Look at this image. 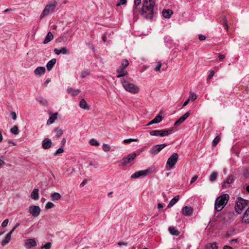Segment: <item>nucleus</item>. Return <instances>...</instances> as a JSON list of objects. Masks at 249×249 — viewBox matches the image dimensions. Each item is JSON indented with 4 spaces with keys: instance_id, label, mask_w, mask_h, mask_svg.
<instances>
[{
    "instance_id": "nucleus-24",
    "label": "nucleus",
    "mask_w": 249,
    "mask_h": 249,
    "mask_svg": "<svg viewBox=\"0 0 249 249\" xmlns=\"http://www.w3.org/2000/svg\"><path fill=\"white\" fill-rule=\"evenodd\" d=\"M179 196H177L175 197H174L173 198H172L168 204L167 205V208H169L171 207H172L174 204H175L179 200Z\"/></svg>"
},
{
    "instance_id": "nucleus-22",
    "label": "nucleus",
    "mask_w": 249,
    "mask_h": 249,
    "mask_svg": "<svg viewBox=\"0 0 249 249\" xmlns=\"http://www.w3.org/2000/svg\"><path fill=\"white\" fill-rule=\"evenodd\" d=\"M57 113H55L51 115L47 122V125L52 124L57 118Z\"/></svg>"
},
{
    "instance_id": "nucleus-36",
    "label": "nucleus",
    "mask_w": 249,
    "mask_h": 249,
    "mask_svg": "<svg viewBox=\"0 0 249 249\" xmlns=\"http://www.w3.org/2000/svg\"><path fill=\"white\" fill-rule=\"evenodd\" d=\"M185 120L182 116L175 122L174 125H175V126L178 125L181 123H183Z\"/></svg>"
},
{
    "instance_id": "nucleus-53",
    "label": "nucleus",
    "mask_w": 249,
    "mask_h": 249,
    "mask_svg": "<svg viewBox=\"0 0 249 249\" xmlns=\"http://www.w3.org/2000/svg\"><path fill=\"white\" fill-rule=\"evenodd\" d=\"M198 38L200 40L203 41L204 40L206 39V37L205 36L202 35H199L198 36Z\"/></svg>"
},
{
    "instance_id": "nucleus-62",
    "label": "nucleus",
    "mask_w": 249,
    "mask_h": 249,
    "mask_svg": "<svg viewBox=\"0 0 249 249\" xmlns=\"http://www.w3.org/2000/svg\"><path fill=\"white\" fill-rule=\"evenodd\" d=\"M218 58H219L220 60H222L224 59L225 55H223V54H219V56H218Z\"/></svg>"
},
{
    "instance_id": "nucleus-45",
    "label": "nucleus",
    "mask_w": 249,
    "mask_h": 249,
    "mask_svg": "<svg viewBox=\"0 0 249 249\" xmlns=\"http://www.w3.org/2000/svg\"><path fill=\"white\" fill-rule=\"evenodd\" d=\"M51 245L52 244L51 243L48 242L46 243L44 246H43L41 248H44L45 249H50Z\"/></svg>"
},
{
    "instance_id": "nucleus-54",
    "label": "nucleus",
    "mask_w": 249,
    "mask_h": 249,
    "mask_svg": "<svg viewBox=\"0 0 249 249\" xmlns=\"http://www.w3.org/2000/svg\"><path fill=\"white\" fill-rule=\"evenodd\" d=\"M38 101L39 102L41 103H42L44 105L47 104V101L45 99H44L43 98H41L40 99H38Z\"/></svg>"
},
{
    "instance_id": "nucleus-64",
    "label": "nucleus",
    "mask_w": 249,
    "mask_h": 249,
    "mask_svg": "<svg viewBox=\"0 0 249 249\" xmlns=\"http://www.w3.org/2000/svg\"><path fill=\"white\" fill-rule=\"evenodd\" d=\"M223 249H233L232 247L225 245L223 247Z\"/></svg>"
},
{
    "instance_id": "nucleus-8",
    "label": "nucleus",
    "mask_w": 249,
    "mask_h": 249,
    "mask_svg": "<svg viewBox=\"0 0 249 249\" xmlns=\"http://www.w3.org/2000/svg\"><path fill=\"white\" fill-rule=\"evenodd\" d=\"M129 62L126 59L124 60L121 64V66L117 70L118 78L123 77L128 74V72L125 70V69L128 66Z\"/></svg>"
},
{
    "instance_id": "nucleus-39",
    "label": "nucleus",
    "mask_w": 249,
    "mask_h": 249,
    "mask_svg": "<svg viewBox=\"0 0 249 249\" xmlns=\"http://www.w3.org/2000/svg\"><path fill=\"white\" fill-rule=\"evenodd\" d=\"M220 140L219 136H216L213 141V145L215 146L218 143Z\"/></svg>"
},
{
    "instance_id": "nucleus-34",
    "label": "nucleus",
    "mask_w": 249,
    "mask_h": 249,
    "mask_svg": "<svg viewBox=\"0 0 249 249\" xmlns=\"http://www.w3.org/2000/svg\"><path fill=\"white\" fill-rule=\"evenodd\" d=\"M10 131L12 133L17 135L19 133V130L18 126L15 125L10 130Z\"/></svg>"
},
{
    "instance_id": "nucleus-56",
    "label": "nucleus",
    "mask_w": 249,
    "mask_h": 249,
    "mask_svg": "<svg viewBox=\"0 0 249 249\" xmlns=\"http://www.w3.org/2000/svg\"><path fill=\"white\" fill-rule=\"evenodd\" d=\"M19 223H17L16 225L13 228L12 230L10 231V232H11V233L12 234L13 231L19 226Z\"/></svg>"
},
{
    "instance_id": "nucleus-13",
    "label": "nucleus",
    "mask_w": 249,
    "mask_h": 249,
    "mask_svg": "<svg viewBox=\"0 0 249 249\" xmlns=\"http://www.w3.org/2000/svg\"><path fill=\"white\" fill-rule=\"evenodd\" d=\"M193 213V209L190 206H185L182 208V213L185 216H190Z\"/></svg>"
},
{
    "instance_id": "nucleus-58",
    "label": "nucleus",
    "mask_w": 249,
    "mask_h": 249,
    "mask_svg": "<svg viewBox=\"0 0 249 249\" xmlns=\"http://www.w3.org/2000/svg\"><path fill=\"white\" fill-rule=\"evenodd\" d=\"M157 208L159 211H160L163 208V205L161 203H158L157 205Z\"/></svg>"
},
{
    "instance_id": "nucleus-19",
    "label": "nucleus",
    "mask_w": 249,
    "mask_h": 249,
    "mask_svg": "<svg viewBox=\"0 0 249 249\" xmlns=\"http://www.w3.org/2000/svg\"><path fill=\"white\" fill-rule=\"evenodd\" d=\"M32 199L37 200L39 199V190L38 189H34L31 194Z\"/></svg>"
},
{
    "instance_id": "nucleus-52",
    "label": "nucleus",
    "mask_w": 249,
    "mask_h": 249,
    "mask_svg": "<svg viewBox=\"0 0 249 249\" xmlns=\"http://www.w3.org/2000/svg\"><path fill=\"white\" fill-rule=\"evenodd\" d=\"M214 74V72L213 71H210L209 74L208 75V78L211 79L212 78Z\"/></svg>"
},
{
    "instance_id": "nucleus-11",
    "label": "nucleus",
    "mask_w": 249,
    "mask_h": 249,
    "mask_svg": "<svg viewBox=\"0 0 249 249\" xmlns=\"http://www.w3.org/2000/svg\"><path fill=\"white\" fill-rule=\"evenodd\" d=\"M29 213L34 217H37L40 213L41 209L38 206L32 205L29 207Z\"/></svg>"
},
{
    "instance_id": "nucleus-21",
    "label": "nucleus",
    "mask_w": 249,
    "mask_h": 249,
    "mask_svg": "<svg viewBox=\"0 0 249 249\" xmlns=\"http://www.w3.org/2000/svg\"><path fill=\"white\" fill-rule=\"evenodd\" d=\"M56 62V59L53 58L50 60L46 65L47 69L48 71H50L52 70L54 64Z\"/></svg>"
},
{
    "instance_id": "nucleus-61",
    "label": "nucleus",
    "mask_w": 249,
    "mask_h": 249,
    "mask_svg": "<svg viewBox=\"0 0 249 249\" xmlns=\"http://www.w3.org/2000/svg\"><path fill=\"white\" fill-rule=\"evenodd\" d=\"M66 142V139L65 138H63L61 142V144L62 145H64Z\"/></svg>"
},
{
    "instance_id": "nucleus-1",
    "label": "nucleus",
    "mask_w": 249,
    "mask_h": 249,
    "mask_svg": "<svg viewBox=\"0 0 249 249\" xmlns=\"http://www.w3.org/2000/svg\"><path fill=\"white\" fill-rule=\"evenodd\" d=\"M154 0H144L142 9V16L147 19H151L153 17Z\"/></svg>"
},
{
    "instance_id": "nucleus-55",
    "label": "nucleus",
    "mask_w": 249,
    "mask_h": 249,
    "mask_svg": "<svg viewBox=\"0 0 249 249\" xmlns=\"http://www.w3.org/2000/svg\"><path fill=\"white\" fill-rule=\"evenodd\" d=\"M11 114L13 120H16L17 119V115L15 112H11Z\"/></svg>"
},
{
    "instance_id": "nucleus-43",
    "label": "nucleus",
    "mask_w": 249,
    "mask_h": 249,
    "mask_svg": "<svg viewBox=\"0 0 249 249\" xmlns=\"http://www.w3.org/2000/svg\"><path fill=\"white\" fill-rule=\"evenodd\" d=\"M161 66V63L160 62H158L156 64V65L154 68L155 71H158L160 70V68Z\"/></svg>"
},
{
    "instance_id": "nucleus-15",
    "label": "nucleus",
    "mask_w": 249,
    "mask_h": 249,
    "mask_svg": "<svg viewBox=\"0 0 249 249\" xmlns=\"http://www.w3.org/2000/svg\"><path fill=\"white\" fill-rule=\"evenodd\" d=\"M36 242L34 239H29L26 241L24 245L27 249H30L36 247Z\"/></svg>"
},
{
    "instance_id": "nucleus-57",
    "label": "nucleus",
    "mask_w": 249,
    "mask_h": 249,
    "mask_svg": "<svg viewBox=\"0 0 249 249\" xmlns=\"http://www.w3.org/2000/svg\"><path fill=\"white\" fill-rule=\"evenodd\" d=\"M190 113L189 111L186 112L182 116L186 120L190 115Z\"/></svg>"
},
{
    "instance_id": "nucleus-29",
    "label": "nucleus",
    "mask_w": 249,
    "mask_h": 249,
    "mask_svg": "<svg viewBox=\"0 0 249 249\" xmlns=\"http://www.w3.org/2000/svg\"><path fill=\"white\" fill-rule=\"evenodd\" d=\"M168 230L172 235H178L179 234V232L173 227H169Z\"/></svg>"
},
{
    "instance_id": "nucleus-38",
    "label": "nucleus",
    "mask_w": 249,
    "mask_h": 249,
    "mask_svg": "<svg viewBox=\"0 0 249 249\" xmlns=\"http://www.w3.org/2000/svg\"><path fill=\"white\" fill-rule=\"evenodd\" d=\"M222 22L225 29L227 31L229 29L227 21L225 17H223L222 18Z\"/></svg>"
},
{
    "instance_id": "nucleus-33",
    "label": "nucleus",
    "mask_w": 249,
    "mask_h": 249,
    "mask_svg": "<svg viewBox=\"0 0 249 249\" xmlns=\"http://www.w3.org/2000/svg\"><path fill=\"white\" fill-rule=\"evenodd\" d=\"M89 144L92 146H99V142L95 139H91L89 140Z\"/></svg>"
},
{
    "instance_id": "nucleus-2",
    "label": "nucleus",
    "mask_w": 249,
    "mask_h": 249,
    "mask_svg": "<svg viewBox=\"0 0 249 249\" xmlns=\"http://www.w3.org/2000/svg\"><path fill=\"white\" fill-rule=\"evenodd\" d=\"M229 199L228 194H223L218 197L214 203V209L217 212L221 211L227 204Z\"/></svg>"
},
{
    "instance_id": "nucleus-48",
    "label": "nucleus",
    "mask_w": 249,
    "mask_h": 249,
    "mask_svg": "<svg viewBox=\"0 0 249 249\" xmlns=\"http://www.w3.org/2000/svg\"><path fill=\"white\" fill-rule=\"evenodd\" d=\"M189 97L192 101H195L196 99V95L194 93H190Z\"/></svg>"
},
{
    "instance_id": "nucleus-35",
    "label": "nucleus",
    "mask_w": 249,
    "mask_h": 249,
    "mask_svg": "<svg viewBox=\"0 0 249 249\" xmlns=\"http://www.w3.org/2000/svg\"><path fill=\"white\" fill-rule=\"evenodd\" d=\"M217 176V173L215 172H213L210 176V180L212 182L214 181Z\"/></svg>"
},
{
    "instance_id": "nucleus-16",
    "label": "nucleus",
    "mask_w": 249,
    "mask_h": 249,
    "mask_svg": "<svg viewBox=\"0 0 249 249\" xmlns=\"http://www.w3.org/2000/svg\"><path fill=\"white\" fill-rule=\"evenodd\" d=\"M54 52L57 55H59L61 53L63 54H66L69 53V50L65 47H62L60 49L55 48L54 49Z\"/></svg>"
},
{
    "instance_id": "nucleus-44",
    "label": "nucleus",
    "mask_w": 249,
    "mask_h": 249,
    "mask_svg": "<svg viewBox=\"0 0 249 249\" xmlns=\"http://www.w3.org/2000/svg\"><path fill=\"white\" fill-rule=\"evenodd\" d=\"M64 152V149L63 148V147H60L56 151V152L54 153V155L55 156H57L59 154H62L63 152Z\"/></svg>"
},
{
    "instance_id": "nucleus-37",
    "label": "nucleus",
    "mask_w": 249,
    "mask_h": 249,
    "mask_svg": "<svg viewBox=\"0 0 249 249\" xmlns=\"http://www.w3.org/2000/svg\"><path fill=\"white\" fill-rule=\"evenodd\" d=\"M102 148H103V150L105 152H108L110 150L111 148H110V146L108 144H106V143H104L103 144Z\"/></svg>"
},
{
    "instance_id": "nucleus-49",
    "label": "nucleus",
    "mask_w": 249,
    "mask_h": 249,
    "mask_svg": "<svg viewBox=\"0 0 249 249\" xmlns=\"http://www.w3.org/2000/svg\"><path fill=\"white\" fill-rule=\"evenodd\" d=\"M80 90L78 89H75L73 91L72 90V92L71 93V95L73 96H76V95H78L79 94V93H80Z\"/></svg>"
},
{
    "instance_id": "nucleus-31",
    "label": "nucleus",
    "mask_w": 249,
    "mask_h": 249,
    "mask_svg": "<svg viewBox=\"0 0 249 249\" xmlns=\"http://www.w3.org/2000/svg\"><path fill=\"white\" fill-rule=\"evenodd\" d=\"M54 130L56 132L55 137L57 138H59L63 133V130L58 127L56 128Z\"/></svg>"
},
{
    "instance_id": "nucleus-17",
    "label": "nucleus",
    "mask_w": 249,
    "mask_h": 249,
    "mask_svg": "<svg viewBox=\"0 0 249 249\" xmlns=\"http://www.w3.org/2000/svg\"><path fill=\"white\" fill-rule=\"evenodd\" d=\"M242 222L246 224L249 223V207L243 214Z\"/></svg>"
},
{
    "instance_id": "nucleus-3",
    "label": "nucleus",
    "mask_w": 249,
    "mask_h": 249,
    "mask_svg": "<svg viewBox=\"0 0 249 249\" xmlns=\"http://www.w3.org/2000/svg\"><path fill=\"white\" fill-rule=\"evenodd\" d=\"M121 81L123 88L127 91L133 94H137L139 92V88L134 84L129 82L124 78L121 79Z\"/></svg>"
},
{
    "instance_id": "nucleus-14",
    "label": "nucleus",
    "mask_w": 249,
    "mask_h": 249,
    "mask_svg": "<svg viewBox=\"0 0 249 249\" xmlns=\"http://www.w3.org/2000/svg\"><path fill=\"white\" fill-rule=\"evenodd\" d=\"M52 145V142L51 139L49 138L44 139L42 142V146L44 149H49Z\"/></svg>"
},
{
    "instance_id": "nucleus-42",
    "label": "nucleus",
    "mask_w": 249,
    "mask_h": 249,
    "mask_svg": "<svg viewBox=\"0 0 249 249\" xmlns=\"http://www.w3.org/2000/svg\"><path fill=\"white\" fill-rule=\"evenodd\" d=\"M137 139H128L124 140V142L125 143H129L132 142H137Z\"/></svg>"
},
{
    "instance_id": "nucleus-50",
    "label": "nucleus",
    "mask_w": 249,
    "mask_h": 249,
    "mask_svg": "<svg viewBox=\"0 0 249 249\" xmlns=\"http://www.w3.org/2000/svg\"><path fill=\"white\" fill-rule=\"evenodd\" d=\"M8 220L7 219H5L2 223L1 224V226L3 228L6 227L8 225Z\"/></svg>"
},
{
    "instance_id": "nucleus-20",
    "label": "nucleus",
    "mask_w": 249,
    "mask_h": 249,
    "mask_svg": "<svg viewBox=\"0 0 249 249\" xmlns=\"http://www.w3.org/2000/svg\"><path fill=\"white\" fill-rule=\"evenodd\" d=\"M234 180V178L232 175L230 176L224 182V183L223 184V188H227V185L230 184L232 182H233Z\"/></svg>"
},
{
    "instance_id": "nucleus-7",
    "label": "nucleus",
    "mask_w": 249,
    "mask_h": 249,
    "mask_svg": "<svg viewBox=\"0 0 249 249\" xmlns=\"http://www.w3.org/2000/svg\"><path fill=\"white\" fill-rule=\"evenodd\" d=\"M174 131L173 128L169 129H160L155 130L150 132L149 134L151 136L165 137L172 134Z\"/></svg>"
},
{
    "instance_id": "nucleus-47",
    "label": "nucleus",
    "mask_w": 249,
    "mask_h": 249,
    "mask_svg": "<svg viewBox=\"0 0 249 249\" xmlns=\"http://www.w3.org/2000/svg\"><path fill=\"white\" fill-rule=\"evenodd\" d=\"M89 73L88 71H83L81 74V78H85L87 76L89 75Z\"/></svg>"
},
{
    "instance_id": "nucleus-25",
    "label": "nucleus",
    "mask_w": 249,
    "mask_h": 249,
    "mask_svg": "<svg viewBox=\"0 0 249 249\" xmlns=\"http://www.w3.org/2000/svg\"><path fill=\"white\" fill-rule=\"evenodd\" d=\"M11 235L12 233L10 232L6 234L5 238L1 242V245L2 246L5 245L10 242L11 238Z\"/></svg>"
},
{
    "instance_id": "nucleus-10",
    "label": "nucleus",
    "mask_w": 249,
    "mask_h": 249,
    "mask_svg": "<svg viewBox=\"0 0 249 249\" xmlns=\"http://www.w3.org/2000/svg\"><path fill=\"white\" fill-rule=\"evenodd\" d=\"M136 153L135 152L129 154L127 156L124 157L120 164V166H124L129 163L131 161L133 160L136 157Z\"/></svg>"
},
{
    "instance_id": "nucleus-26",
    "label": "nucleus",
    "mask_w": 249,
    "mask_h": 249,
    "mask_svg": "<svg viewBox=\"0 0 249 249\" xmlns=\"http://www.w3.org/2000/svg\"><path fill=\"white\" fill-rule=\"evenodd\" d=\"M53 36L52 34V33L51 32H48L47 34L45 39L43 41V43L44 44H46L51 41L52 40H53Z\"/></svg>"
},
{
    "instance_id": "nucleus-59",
    "label": "nucleus",
    "mask_w": 249,
    "mask_h": 249,
    "mask_svg": "<svg viewBox=\"0 0 249 249\" xmlns=\"http://www.w3.org/2000/svg\"><path fill=\"white\" fill-rule=\"evenodd\" d=\"M118 245L119 246H122V245H125L126 246L128 245L127 242H119L117 243Z\"/></svg>"
},
{
    "instance_id": "nucleus-23",
    "label": "nucleus",
    "mask_w": 249,
    "mask_h": 249,
    "mask_svg": "<svg viewBox=\"0 0 249 249\" xmlns=\"http://www.w3.org/2000/svg\"><path fill=\"white\" fill-rule=\"evenodd\" d=\"M79 106L81 108L85 110H88L89 109V106L88 105L86 101L84 99L81 100L79 103Z\"/></svg>"
},
{
    "instance_id": "nucleus-12",
    "label": "nucleus",
    "mask_w": 249,
    "mask_h": 249,
    "mask_svg": "<svg viewBox=\"0 0 249 249\" xmlns=\"http://www.w3.org/2000/svg\"><path fill=\"white\" fill-rule=\"evenodd\" d=\"M151 169L148 168L145 170H141L135 172L131 176L132 178H136L141 176H145L151 173Z\"/></svg>"
},
{
    "instance_id": "nucleus-46",
    "label": "nucleus",
    "mask_w": 249,
    "mask_h": 249,
    "mask_svg": "<svg viewBox=\"0 0 249 249\" xmlns=\"http://www.w3.org/2000/svg\"><path fill=\"white\" fill-rule=\"evenodd\" d=\"M127 2V0H119V2H118L117 6H119L122 5H124L126 4Z\"/></svg>"
},
{
    "instance_id": "nucleus-30",
    "label": "nucleus",
    "mask_w": 249,
    "mask_h": 249,
    "mask_svg": "<svg viewBox=\"0 0 249 249\" xmlns=\"http://www.w3.org/2000/svg\"><path fill=\"white\" fill-rule=\"evenodd\" d=\"M162 120V117L160 115L156 116L154 119L152 120V123L154 124H158Z\"/></svg>"
},
{
    "instance_id": "nucleus-5",
    "label": "nucleus",
    "mask_w": 249,
    "mask_h": 249,
    "mask_svg": "<svg viewBox=\"0 0 249 249\" xmlns=\"http://www.w3.org/2000/svg\"><path fill=\"white\" fill-rule=\"evenodd\" d=\"M178 159V155L176 153H175L170 156L167 160L166 169L167 170H171L177 163Z\"/></svg>"
},
{
    "instance_id": "nucleus-6",
    "label": "nucleus",
    "mask_w": 249,
    "mask_h": 249,
    "mask_svg": "<svg viewBox=\"0 0 249 249\" xmlns=\"http://www.w3.org/2000/svg\"><path fill=\"white\" fill-rule=\"evenodd\" d=\"M248 206L247 201L241 197H238L235 205V211L238 213H241L243 210Z\"/></svg>"
},
{
    "instance_id": "nucleus-4",
    "label": "nucleus",
    "mask_w": 249,
    "mask_h": 249,
    "mask_svg": "<svg viewBox=\"0 0 249 249\" xmlns=\"http://www.w3.org/2000/svg\"><path fill=\"white\" fill-rule=\"evenodd\" d=\"M58 0H54L53 2L47 4L41 13L40 18H42L48 16L49 13L53 12L58 4Z\"/></svg>"
},
{
    "instance_id": "nucleus-40",
    "label": "nucleus",
    "mask_w": 249,
    "mask_h": 249,
    "mask_svg": "<svg viewBox=\"0 0 249 249\" xmlns=\"http://www.w3.org/2000/svg\"><path fill=\"white\" fill-rule=\"evenodd\" d=\"M54 207V204L52 202H48L45 205L46 209H49Z\"/></svg>"
},
{
    "instance_id": "nucleus-32",
    "label": "nucleus",
    "mask_w": 249,
    "mask_h": 249,
    "mask_svg": "<svg viewBox=\"0 0 249 249\" xmlns=\"http://www.w3.org/2000/svg\"><path fill=\"white\" fill-rule=\"evenodd\" d=\"M205 249H217L216 243L214 242L208 245Z\"/></svg>"
},
{
    "instance_id": "nucleus-18",
    "label": "nucleus",
    "mask_w": 249,
    "mask_h": 249,
    "mask_svg": "<svg viewBox=\"0 0 249 249\" xmlns=\"http://www.w3.org/2000/svg\"><path fill=\"white\" fill-rule=\"evenodd\" d=\"M45 71V67H38L34 71V73L36 75H42L44 74Z\"/></svg>"
},
{
    "instance_id": "nucleus-9",
    "label": "nucleus",
    "mask_w": 249,
    "mask_h": 249,
    "mask_svg": "<svg viewBox=\"0 0 249 249\" xmlns=\"http://www.w3.org/2000/svg\"><path fill=\"white\" fill-rule=\"evenodd\" d=\"M166 143L157 144L152 146L149 151V153L153 156L158 154L161 150L167 146Z\"/></svg>"
},
{
    "instance_id": "nucleus-27",
    "label": "nucleus",
    "mask_w": 249,
    "mask_h": 249,
    "mask_svg": "<svg viewBox=\"0 0 249 249\" xmlns=\"http://www.w3.org/2000/svg\"><path fill=\"white\" fill-rule=\"evenodd\" d=\"M51 198L53 201L58 200L61 198V195L58 193L54 192L51 195Z\"/></svg>"
},
{
    "instance_id": "nucleus-51",
    "label": "nucleus",
    "mask_w": 249,
    "mask_h": 249,
    "mask_svg": "<svg viewBox=\"0 0 249 249\" xmlns=\"http://www.w3.org/2000/svg\"><path fill=\"white\" fill-rule=\"evenodd\" d=\"M197 178H198V176L197 175H196L194 177H193L191 179L190 183L193 184L194 182H195L196 181V180L197 179Z\"/></svg>"
},
{
    "instance_id": "nucleus-41",
    "label": "nucleus",
    "mask_w": 249,
    "mask_h": 249,
    "mask_svg": "<svg viewBox=\"0 0 249 249\" xmlns=\"http://www.w3.org/2000/svg\"><path fill=\"white\" fill-rule=\"evenodd\" d=\"M141 3V0H134V12H135V10L137 9V7L140 5Z\"/></svg>"
},
{
    "instance_id": "nucleus-60",
    "label": "nucleus",
    "mask_w": 249,
    "mask_h": 249,
    "mask_svg": "<svg viewBox=\"0 0 249 249\" xmlns=\"http://www.w3.org/2000/svg\"><path fill=\"white\" fill-rule=\"evenodd\" d=\"M51 81V79L50 78H48L46 79V80L45 81V82H44V86L45 87H47V85L49 83H50Z\"/></svg>"
},
{
    "instance_id": "nucleus-28",
    "label": "nucleus",
    "mask_w": 249,
    "mask_h": 249,
    "mask_svg": "<svg viewBox=\"0 0 249 249\" xmlns=\"http://www.w3.org/2000/svg\"><path fill=\"white\" fill-rule=\"evenodd\" d=\"M172 14L173 11L171 10H164L162 11V16L164 18H170Z\"/></svg>"
},
{
    "instance_id": "nucleus-63",
    "label": "nucleus",
    "mask_w": 249,
    "mask_h": 249,
    "mask_svg": "<svg viewBox=\"0 0 249 249\" xmlns=\"http://www.w3.org/2000/svg\"><path fill=\"white\" fill-rule=\"evenodd\" d=\"M189 101H190V99H187L183 103V106L184 107V106H186L188 105V104L189 103Z\"/></svg>"
}]
</instances>
